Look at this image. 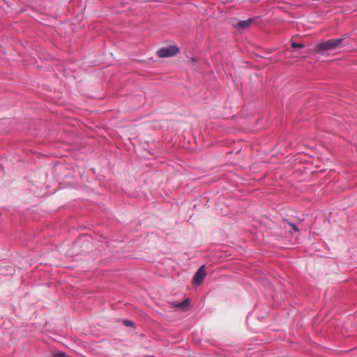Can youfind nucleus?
<instances>
[{"label":"nucleus","mask_w":357,"mask_h":357,"mask_svg":"<svg viewBox=\"0 0 357 357\" xmlns=\"http://www.w3.org/2000/svg\"><path fill=\"white\" fill-rule=\"evenodd\" d=\"M179 47L177 45H173L160 48L157 51V55L160 58H167L175 56L179 53Z\"/></svg>","instance_id":"obj_2"},{"label":"nucleus","mask_w":357,"mask_h":357,"mask_svg":"<svg viewBox=\"0 0 357 357\" xmlns=\"http://www.w3.org/2000/svg\"><path fill=\"white\" fill-rule=\"evenodd\" d=\"M251 23H252V20L251 19H248L247 20L240 21L238 23L236 26H237L238 29H246V28L250 26Z\"/></svg>","instance_id":"obj_4"},{"label":"nucleus","mask_w":357,"mask_h":357,"mask_svg":"<svg viewBox=\"0 0 357 357\" xmlns=\"http://www.w3.org/2000/svg\"><path fill=\"white\" fill-rule=\"evenodd\" d=\"M205 277V265H202L194 275L193 283L196 286H199L204 281Z\"/></svg>","instance_id":"obj_3"},{"label":"nucleus","mask_w":357,"mask_h":357,"mask_svg":"<svg viewBox=\"0 0 357 357\" xmlns=\"http://www.w3.org/2000/svg\"><path fill=\"white\" fill-rule=\"evenodd\" d=\"M289 225L291 227V232H292V230H294V231H298V228L295 224L289 223Z\"/></svg>","instance_id":"obj_7"},{"label":"nucleus","mask_w":357,"mask_h":357,"mask_svg":"<svg viewBox=\"0 0 357 357\" xmlns=\"http://www.w3.org/2000/svg\"><path fill=\"white\" fill-rule=\"evenodd\" d=\"M66 354L63 352L58 354L59 357H65Z\"/></svg>","instance_id":"obj_10"},{"label":"nucleus","mask_w":357,"mask_h":357,"mask_svg":"<svg viewBox=\"0 0 357 357\" xmlns=\"http://www.w3.org/2000/svg\"><path fill=\"white\" fill-rule=\"evenodd\" d=\"M291 53L294 54V56H293L294 57H296V58L299 57L298 54L296 51H293V52H291Z\"/></svg>","instance_id":"obj_9"},{"label":"nucleus","mask_w":357,"mask_h":357,"mask_svg":"<svg viewBox=\"0 0 357 357\" xmlns=\"http://www.w3.org/2000/svg\"><path fill=\"white\" fill-rule=\"evenodd\" d=\"M344 38H335L329 40L328 41L321 43L318 44L316 47V50L317 52H322L326 50H333L340 47Z\"/></svg>","instance_id":"obj_1"},{"label":"nucleus","mask_w":357,"mask_h":357,"mask_svg":"<svg viewBox=\"0 0 357 357\" xmlns=\"http://www.w3.org/2000/svg\"><path fill=\"white\" fill-rule=\"evenodd\" d=\"M291 45V47L294 48H303L305 47L303 43H298L296 42H292Z\"/></svg>","instance_id":"obj_6"},{"label":"nucleus","mask_w":357,"mask_h":357,"mask_svg":"<svg viewBox=\"0 0 357 357\" xmlns=\"http://www.w3.org/2000/svg\"><path fill=\"white\" fill-rule=\"evenodd\" d=\"M190 303L188 299H185L181 302H176L173 303V306L176 308H184Z\"/></svg>","instance_id":"obj_5"},{"label":"nucleus","mask_w":357,"mask_h":357,"mask_svg":"<svg viewBox=\"0 0 357 357\" xmlns=\"http://www.w3.org/2000/svg\"><path fill=\"white\" fill-rule=\"evenodd\" d=\"M124 324L127 326H132L133 325V322L130 320H124Z\"/></svg>","instance_id":"obj_8"}]
</instances>
